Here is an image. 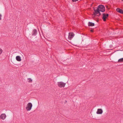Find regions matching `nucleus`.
Here are the masks:
<instances>
[{"instance_id":"nucleus-1","label":"nucleus","mask_w":123,"mask_h":123,"mask_svg":"<svg viewBox=\"0 0 123 123\" xmlns=\"http://www.w3.org/2000/svg\"><path fill=\"white\" fill-rule=\"evenodd\" d=\"M93 10L94 12V14L95 16L96 15L99 16L101 15L100 11L104 12L105 11V7L103 5H100L98 6L96 9L95 8H94Z\"/></svg>"},{"instance_id":"nucleus-2","label":"nucleus","mask_w":123,"mask_h":123,"mask_svg":"<svg viewBox=\"0 0 123 123\" xmlns=\"http://www.w3.org/2000/svg\"><path fill=\"white\" fill-rule=\"evenodd\" d=\"M32 106L31 103H29L27 104L26 109L27 111H29L31 109Z\"/></svg>"},{"instance_id":"nucleus-3","label":"nucleus","mask_w":123,"mask_h":123,"mask_svg":"<svg viewBox=\"0 0 123 123\" xmlns=\"http://www.w3.org/2000/svg\"><path fill=\"white\" fill-rule=\"evenodd\" d=\"M65 83H64L63 82H58V85L60 87H64L65 86Z\"/></svg>"},{"instance_id":"nucleus-4","label":"nucleus","mask_w":123,"mask_h":123,"mask_svg":"<svg viewBox=\"0 0 123 123\" xmlns=\"http://www.w3.org/2000/svg\"><path fill=\"white\" fill-rule=\"evenodd\" d=\"M74 34L72 32H69V33L68 39L70 40H71L74 37Z\"/></svg>"},{"instance_id":"nucleus-5","label":"nucleus","mask_w":123,"mask_h":123,"mask_svg":"<svg viewBox=\"0 0 123 123\" xmlns=\"http://www.w3.org/2000/svg\"><path fill=\"white\" fill-rule=\"evenodd\" d=\"M109 16L108 14L103 13V14L102 18L104 21H105L106 20V18H107Z\"/></svg>"},{"instance_id":"nucleus-6","label":"nucleus","mask_w":123,"mask_h":123,"mask_svg":"<svg viewBox=\"0 0 123 123\" xmlns=\"http://www.w3.org/2000/svg\"><path fill=\"white\" fill-rule=\"evenodd\" d=\"M103 112V110L101 109H98L96 113L98 114H101Z\"/></svg>"},{"instance_id":"nucleus-7","label":"nucleus","mask_w":123,"mask_h":123,"mask_svg":"<svg viewBox=\"0 0 123 123\" xmlns=\"http://www.w3.org/2000/svg\"><path fill=\"white\" fill-rule=\"evenodd\" d=\"M37 33V31L36 29H34L33 30L32 34V36H35Z\"/></svg>"},{"instance_id":"nucleus-8","label":"nucleus","mask_w":123,"mask_h":123,"mask_svg":"<svg viewBox=\"0 0 123 123\" xmlns=\"http://www.w3.org/2000/svg\"><path fill=\"white\" fill-rule=\"evenodd\" d=\"M117 11L123 14V10L119 8H117L116 9Z\"/></svg>"},{"instance_id":"nucleus-9","label":"nucleus","mask_w":123,"mask_h":123,"mask_svg":"<svg viewBox=\"0 0 123 123\" xmlns=\"http://www.w3.org/2000/svg\"><path fill=\"white\" fill-rule=\"evenodd\" d=\"M6 117V115L5 114H2L0 116V118L2 119H4Z\"/></svg>"},{"instance_id":"nucleus-10","label":"nucleus","mask_w":123,"mask_h":123,"mask_svg":"<svg viewBox=\"0 0 123 123\" xmlns=\"http://www.w3.org/2000/svg\"><path fill=\"white\" fill-rule=\"evenodd\" d=\"M88 26H93L94 25V23L89 22L88 23Z\"/></svg>"},{"instance_id":"nucleus-11","label":"nucleus","mask_w":123,"mask_h":123,"mask_svg":"<svg viewBox=\"0 0 123 123\" xmlns=\"http://www.w3.org/2000/svg\"><path fill=\"white\" fill-rule=\"evenodd\" d=\"M16 59L17 61H21L20 57L19 56H17L16 57Z\"/></svg>"},{"instance_id":"nucleus-12","label":"nucleus","mask_w":123,"mask_h":123,"mask_svg":"<svg viewBox=\"0 0 123 123\" xmlns=\"http://www.w3.org/2000/svg\"><path fill=\"white\" fill-rule=\"evenodd\" d=\"M118 62H123V58L119 59L118 61Z\"/></svg>"},{"instance_id":"nucleus-13","label":"nucleus","mask_w":123,"mask_h":123,"mask_svg":"<svg viewBox=\"0 0 123 123\" xmlns=\"http://www.w3.org/2000/svg\"><path fill=\"white\" fill-rule=\"evenodd\" d=\"M28 82H31L32 81V80L31 78H29L28 79Z\"/></svg>"},{"instance_id":"nucleus-14","label":"nucleus","mask_w":123,"mask_h":123,"mask_svg":"<svg viewBox=\"0 0 123 123\" xmlns=\"http://www.w3.org/2000/svg\"><path fill=\"white\" fill-rule=\"evenodd\" d=\"M2 52V50L0 48V55L1 54Z\"/></svg>"},{"instance_id":"nucleus-15","label":"nucleus","mask_w":123,"mask_h":123,"mask_svg":"<svg viewBox=\"0 0 123 123\" xmlns=\"http://www.w3.org/2000/svg\"><path fill=\"white\" fill-rule=\"evenodd\" d=\"M2 16V15L1 14H0V20L1 19V17Z\"/></svg>"},{"instance_id":"nucleus-16","label":"nucleus","mask_w":123,"mask_h":123,"mask_svg":"<svg viewBox=\"0 0 123 123\" xmlns=\"http://www.w3.org/2000/svg\"><path fill=\"white\" fill-rule=\"evenodd\" d=\"M73 2L75 1H78V0H72Z\"/></svg>"},{"instance_id":"nucleus-17","label":"nucleus","mask_w":123,"mask_h":123,"mask_svg":"<svg viewBox=\"0 0 123 123\" xmlns=\"http://www.w3.org/2000/svg\"><path fill=\"white\" fill-rule=\"evenodd\" d=\"M90 31H91L92 32H93V30H90Z\"/></svg>"},{"instance_id":"nucleus-18","label":"nucleus","mask_w":123,"mask_h":123,"mask_svg":"<svg viewBox=\"0 0 123 123\" xmlns=\"http://www.w3.org/2000/svg\"><path fill=\"white\" fill-rule=\"evenodd\" d=\"M122 0V1H123V0Z\"/></svg>"}]
</instances>
